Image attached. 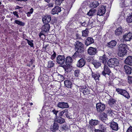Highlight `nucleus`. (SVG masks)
Segmentation results:
<instances>
[{
  "mask_svg": "<svg viewBox=\"0 0 132 132\" xmlns=\"http://www.w3.org/2000/svg\"><path fill=\"white\" fill-rule=\"evenodd\" d=\"M122 29L121 27H119L116 29L115 31V34L116 35L119 36L122 34Z\"/></svg>",
  "mask_w": 132,
  "mask_h": 132,
  "instance_id": "nucleus-20",
  "label": "nucleus"
},
{
  "mask_svg": "<svg viewBox=\"0 0 132 132\" xmlns=\"http://www.w3.org/2000/svg\"><path fill=\"white\" fill-rule=\"evenodd\" d=\"M43 21L44 23L49 24V23L51 20L50 15H45L43 18Z\"/></svg>",
  "mask_w": 132,
  "mask_h": 132,
  "instance_id": "nucleus-9",
  "label": "nucleus"
},
{
  "mask_svg": "<svg viewBox=\"0 0 132 132\" xmlns=\"http://www.w3.org/2000/svg\"><path fill=\"white\" fill-rule=\"evenodd\" d=\"M116 90L118 93L122 95L126 98L128 99L130 97L128 93L125 90L118 88Z\"/></svg>",
  "mask_w": 132,
  "mask_h": 132,
  "instance_id": "nucleus-6",
  "label": "nucleus"
},
{
  "mask_svg": "<svg viewBox=\"0 0 132 132\" xmlns=\"http://www.w3.org/2000/svg\"><path fill=\"white\" fill-rule=\"evenodd\" d=\"M116 102V100L113 98H110L109 100L108 103L110 105H112L114 104Z\"/></svg>",
  "mask_w": 132,
  "mask_h": 132,
  "instance_id": "nucleus-37",
  "label": "nucleus"
},
{
  "mask_svg": "<svg viewBox=\"0 0 132 132\" xmlns=\"http://www.w3.org/2000/svg\"><path fill=\"white\" fill-rule=\"evenodd\" d=\"M62 128L63 129L65 130H67L68 129V126L65 125H63Z\"/></svg>",
  "mask_w": 132,
  "mask_h": 132,
  "instance_id": "nucleus-50",
  "label": "nucleus"
},
{
  "mask_svg": "<svg viewBox=\"0 0 132 132\" xmlns=\"http://www.w3.org/2000/svg\"><path fill=\"white\" fill-rule=\"evenodd\" d=\"M125 5L124 3H123L122 2L121 3V6L122 7H123L125 6Z\"/></svg>",
  "mask_w": 132,
  "mask_h": 132,
  "instance_id": "nucleus-58",
  "label": "nucleus"
},
{
  "mask_svg": "<svg viewBox=\"0 0 132 132\" xmlns=\"http://www.w3.org/2000/svg\"><path fill=\"white\" fill-rule=\"evenodd\" d=\"M61 8L58 6H55L51 11V13L53 14L58 13L61 12Z\"/></svg>",
  "mask_w": 132,
  "mask_h": 132,
  "instance_id": "nucleus-13",
  "label": "nucleus"
},
{
  "mask_svg": "<svg viewBox=\"0 0 132 132\" xmlns=\"http://www.w3.org/2000/svg\"><path fill=\"white\" fill-rule=\"evenodd\" d=\"M105 131H103L101 130L95 129V132H105Z\"/></svg>",
  "mask_w": 132,
  "mask_h": 132,
  "instance_id": "nucleus-56",
  "label": "nucleus"
},
{
  "mask_svg": "<svg viewBox=\"0 0 132 132\" xmlns=\"http://www.w3.org/2000/svg\"><path fill=\"white\" fill-rule=\"evenodd\" d=\"M88 26H90L91 27H94L96 25H95V22L93 19L89 20L88 19Z\"/></svg>",
  "mask_w": 132,
  "mask_h": 132,
  "instance_id": "nucleus-25",
  "label": "nucleus"
},
{
  "mask_svg": "<svg viewBox=\"0 0 132 132\" xmlns=\"http://www.w3.org/2000/svg\"><path fill=\"white\" fill-rule=\"evenodd\" d=\"M100 60L102 61V62L104 64L106 63L108 60V58L106 55H104L102 56H101L100 58Z\"/></svg>",
  "mask_w": 132,
  "mask_h": 132,
  "instance_id": "nucleus-28",
  "label": "nucleus"
},
{
  "mask_svg": "<svg viewBox=\"0 0 132 132\" xmlns=\"http://www.w3.org/2000/svg\"><path fill=\"white\" fill-rule=\"evenodd\" d=\"M104 104L101 103H98L96 104V109L97 112H101L103 111L105 108Z\"/></svg>",
  "mask_w": 132,
  "mask_h": 132,
  "instance_id": "nucleus-7",
  "label": "nucleus"
},
{
  "mask_svg": "<svg viewBox=\"0 0 132 132\" xmlns=\"http://www.w3.org/2000/svg\"><path fill=\"white\" fill-rule=\"evenodd\" d=\"M127 48V45L124 44H121L118 46V55L119 56H124L127 53L126 49Z\"/></svg>",
  "mask_w": 132,
  "mask_h": 132,
  "instance_id": "nucleus-2",
  "label": "nucleus"
},
{
  "mask_svg": "<svg viewBox=\"0 0 132 132\" xmlns=\"http://www.w3.org/2000/svg\"><path fill=\"white\" fill-rule=\"evenodd\" d=\"M85 63L86 62L85 60L81 58L78 61L77 66L78 67H82L84 65Z\"/></svg>",
  "mask_w": 132,
  "mask_h": 132,
  "instance_id": "nucleus-15",
  "label": "nucleus"
},
{
  "mask_svg": "<svg viewBox=\"0 0 132 132\" xmlns=\"http://www.w3.org/2000/svg\"><path fill=\"white\" fill-rule=\"evenodd\" d=\"M126 21L128 23L132 22V14L128 16L127 18Z\"/></svg>",
  "mask_w": 132,
  "mask_h": 132,
  "instance_id": "nucleus-42",
  "label": "nucleus"
},
{
  "mask_svg": "<svg viewBox=\"0 0 132 132\" xmlns=\"http://www.w3.org/2000/svg\"><path fill=\"white\" fill-rule=\"evenodd\" d=\"M105 6H102L99 7L97 12V15L100 16L102 15L105 13Z\"/></svg>",
  "mask_w": 132,
  "mask_h": 132,
  "instance_id": "nucleus-8",
  "label": "nucleus"
},
{
  "mask_svg": "<svg viewBox=\"0 0 132 132\" xmlns=\"http://www.w3.org/2000/svg\"><path fill=\"white\" fill-rule=\"evenodd\" d=\"M89 123L91 125L95 126L99 123V121L97 120L91 119L89 121Z\"/></svg>",
  "mask_w": 132,
  "mask_h": 132,
  "instance_id": "nucleus-27",
  "label": "nucleus"
},
{
  "mask_svg": "<svg viewBox=\"0 0 132 132\" xmlns=\"http://www.w3.org/2000/svg\"><path fill=\"white\" fill-rule=\"evenodd\" d=\"M76 36L77 37H78L79 36V35L78 34H77L76 35Z\"/></svg>",
  "mask_w": 132,
  "mask_h": 132,
  "instance_id": "nucleus-62",
  "label": "nucleus"
},
{
  "mask_svg": "<svg viewBox=\"0 0 132 132\" xmlns=\"http://www.w3.org/2000/svg\"><path fill=\"white\" fill-rule=\"evenodd\" d=\"M94 42V40L92 38L88 37L86 40L85 44L87 46L93 43Z\"/></svg>",
  "mask_w": 132,
  "mask_h": 132,
  "instance_id": "nucleus-18",
  "label": "nucleus"
},
{
  "mask_svg": "<svg viewBox=\"0 0 132 132\" xmlns=\"http://www.w3.org/2000/svg\"><path fill=\"white\" fill-rule=\"evenodd\" d=\"M65 59L64 55H59L56 57V62L60 65L64 64L65 62Z\"/></svg>",
  "mask_w": 132,
  "mask_h": 132,
  "instance_id": "nucleus-5",
  "label": "nucleus"
},
{
  "mask_svg": "<svg viewBox=\"0 0 132 132\" xmlns=\"http://www.w3.org/2000/svg\"><path fill=\"white\" fill-rule=\"evenodd\" d=\"M64 0H56L55 3L57 5H60Z\"/></svg>",
  "mask_w": 132,
  "mask_h": 132,
  "instance_id": "nucleus-43",
  "label": "nucleus"
},
{
  "mask_svg": "<svg viewBox=\"0 0 132 132\" xmlns=\"http://www.w3.org/2000/svg\"><path fill=\"white\" fill-rule=\"evenodd\" d=\"M44 0L45 2H47L48 3H49L50 2V0Z\"/></svg>",
  "mask_w": 132,
  "mask_h": 132,
  "instance_id": "nucleus-61",
  "label": "nucleus"
},
{
  "mask_svg": "<svg viewBox=\"0 0 132 132\" xmlns=\"http://www.w3.org/2000/svg\"><path fill=\"white\" fill-rule=\"evenodd\" d=\"M57 78L58 80L60 81H63L64 79L63 75H61L59 73L57 75Z\"/></svg>",
  "mask_w": 132,
  "mask_h": 132,
  "instance_id": "nucleus-39",
  "label": "nucleus"
},
{
  "mask_svg": "<svg viewBox=\"0 0 132 132\" xmlns=\"http://www.w3.org/2000/svg\"><path fill=\"white\" fill-rule=\"evenodd\" d=\"M122 40L125 41H130L132 39V32H129L124 34L122 37Z\"/></svg>",
  "mask_w": 132,
  "mask_h": 132,
  "instance_id": "nucleus-4",
  "label": "nucleus"
},
{
  "mask_svg": "<svg viewBox=\"0 0 132 132\" xmlns=\"http://www.w3.org/2000/svg\"><path fill=\"white\" fill-rule=\"evenodd\" d=\"M94 65L95 67L96 68H98L101 65V64L100 62L96 61H94L92 63Z\"/></svg>",
  "mask_w": 132,
  "mask_h": 132,
  "instance_id": "nucleus-31",
  "label": "nucleus"
},
{
  "mask_svg": "<svg viewBox=\"0 0 132 132\" xmlns=\"http://www.w3.org/2000/svg\"><path fill=\"white\" fill-rule=\"evenodd\" d=\"M88 53L91 55H95L97 52V49L96 48L92 47H90L87 50Z\"/></svg>",
  "mask_w": 132,
  "mask_h": 132,
  "instance_id": "nucleus-10",
  "label": "nucleus"
},
{
  "mask_svg": "<svg viewBox=\"0 0 132 132\" xmlns=\"http://www.w3.org/2000/svg\"><path fill=\"white\" fill-rule=\"evenodd\" d=\"M86 19V18H85V17H83L82 18H81V19H80L79 21V23L80 24V21H85L86 20H85V19Z\"/></svg>",
  "mask_w": 132,
  "mask_h": 132,
  "instance_id": "nucleus-52",
  "label": "nucleus"
},
{
  "mask_svg": "<svg viewBox=\"0 0 132 132\" xmlns=\"http://www.w3.org/2000/svg\"><path fill=\"white\" fill-rule=\"evenodd\" d=\"M14 23L20 26H24V23L17 20L15 21Z\"/></svg>",
  "mask_w": 132,
  "mask_h": 132,
  "instance_id": "nucleus-41",
  "label": "nucleus"
},
{
  "mask_svg": "<svg viewBox=\"0 0 132 132\" xmlns=\"http://www.w3.org/2000/svg\"><path fill=\"white\" fill-rule=\"evenodd\" d=\"M75 45V49L76 51L75 52L74 56L78 55V53H82L84 51V45L81 42L77 41L74 44Z\"/></svg>",
  "mask_w": 132,
  "mask_h": 132,
  "instance_id": "nucleus-1",
  "label": "nucleus"
},
{
  "mask_svg": "<svg viewBox=\"0 0 132 132\" xmlns=\"http://www.w3.org/2000/svg\"><path fill=\"white\" fill-rule=\"evenodd\" d=\"M18 1H23L24 2H26L27 1V0H16Z\"/></svg>",
  "mask_w": 132,
  "mask_h": 132,
  "instance_id": "nucleus-60",
  "label": "nucleus"
},
{
  "mask_svg": "<svg viewBox=\"0 0 132 132\" xmlns=\"http://www.w3.org/2000/svg\"><path fill=\"white\" fill-rule=\"evenodd\" d=\"M89 32L88 29H87L84 30L82 31V36L83 37H86L87 36L88 33Z\"/></svg>",
  "mask_w": 132,
  "mask_h": 132,
  "instance_id": "nucleus-38",
  "label": "nucleus"
},
{
  "mask_svg": "<svg viewBox=\"0 0 132 132\" xmlns=\"http://www.w3.org/2000/svg\"><path fill=\"white\" fill-rule=\"evenodd\" d=\"M92 77H93L95 80L98 79V78L100 77V75L98 73H95L93 72L92 71Z\"/></svg>",
  "mask_w": 132,
  "mask_h": 132,
  "instance_id": "nucleus-30",
  "label": "nucleus"
},
{
  "mask_svg": "<svg viewBox=\"0 0 132 132\" xmlns=\"http://www.w3.org/2000/svg\"><path fill=\"white\" fill-rule=\"evenodd\" d=\"M72 58L70 56H68L66 58L65 62L66 64L70 65L72 63Z\"/></svg>",
  "mask_w": 132,
  "mask_h": 132,
  "instance_id": "nucleus-22",
  "label": "nucleus"
},
{
  "mask_svg": "<svg viewBox=\"0 0 132 132\" xmlns=\"http://www.w3.org/2000/svg\"><path fill=\"white\" fill-rule=\"evenodd\" d=\"M96 10L92 9H90L88 12L87 14L89 16H92L96 12Z\"/></svg>",
  "mask_w": 132,
  "mask_h": 132,
  "instance_id": "nucleus-32",
  "label": "nucleus"
},
{
  "mask_svg": "<svg viewBox=\"0 0 132 132\" xmlns=\"http://www.w3.org/2000/svg\"><path fill=\"white\" fill-rule=\"evenodd\" d=\"M80 71L78 70H76L74 72V73L75 76L76 77H78Z\"/></svg>",
  "mask_w": 132,
  "mask_h": 132,
  "instance_id": "nucleus-48",
  "label": "nucleus"
},
{
  "mask_svg": "<svg viewBox=\"0 0 132 132\" xmlns=\"http://www.w3.org/2000/svg\"><path fill=\"white\" fill-rule=\"evenodd\" d=\"M113 58L109 59L108 62V64L109 67H113Z\"/></svg>",
  "mask_w": 132,
  "mask_h": 132,
  "instance_id": "nucleus-33",
  "label": "nucleus"
},
{
  "mask_svg": "<svg viewBox=\"0 0 132 132\" xmlns=\"http://www.w3.org/2000/svg\"><path fill=\"white\" fill-rule=\"evenodd\" d=\"M50 26L49 24H46L43 25L42 27V31L41 32L39 33V36L40 37L42 38L45 37L44 34L46 32H48L50 29Z\"/></svg>",
  "mask_w": 132,
  "mask_h": 132,
  "instance_id": "nucleus-3",
  "label": "nucleus"
},
{
  "mask_svg": "<svg viewBox=\"0 0 132 132\" xmlns=\"http://www.w3.org/2000/svg\"><path fill=\"white\" fill-rule=\"evenodd\" d=\"M57 106L61 108H68L69 107L67 103L65 102H59L57 105Z\"/></svg>",
  "mask_w": 132,
  "mask_h": 132,
  "instance_id": "nucleus-12",
  "label": "nucleus"
},
{
  "mask_svg": "<svg viewBox=\"0 0 132 132\" xmlns=\"http://www.w3.org/2000/svg\"><path fill=\"white\" fill-rule=\"evenodd\" d=\"M27 42L28 45L30 46L31 47H33L34 46L33 44L32 43L33 40H32L31 41H30L28 39H27Z\"/></svg>",
  "mask_w": 132,
  "mask_h": 132,
  "instance_id": "nucleus-44",
  "label": "nucleus"
},
{
  "mask_svg": "<svg viewBox=\"0 0 132 132\" xmlns=\"http://www.w3.org/2000/svg\"><path fill=\"white\" fill-rule=\"evenodd\" d=\"M113 67L118 66L119 63V60L116 58H113Z\"/></svg>",
  "mask_w": 132,
  "mask_h": 132,
  "instance_id": "nucleus-36",
  "label": "nucleus"
},
{
  "mask_svg": "<svg viewBox=\"0 0 132 132\" xmlns=\"http://www.w3.org/2000/svg\"><path fill=\"white\" fill-rule=\"evenodd\" d=\"M125 63L129 65H132V56H128L125 60Z\"/></svg>",
  "mask_w": 132,
  "mask_h": 132,
  "instance_id": "nucleus-16",
  "label": "nucleus"
},
{
  "mask_svg": "<svg viewBox=\"0 0 132 132\" xmlns=\"http://www.w3.org/2000/svg\"><path fill=\"white\" fill-rule=\"evenodd\" d=\"M124 68L127 74H130L131 73L132 69L131 67L125 65L124 66Z\"/></svg>",
  "mask_w": 132,
  "mask_h": 132,
  "instance_id": "nucleus-21",
  "label": "nucleus"
},
{
  "mask_svg": "<svg viewBox=\"0 0 132 132\" xmlns=\"http://www.w3.org/2000/svg\"><path fill=\"white\" fill-rule=\"evenodd\" d=\"M88 19H87V20H86L85 21H80V25L81 26H84L86 27L88 26Z\"/></svg>",
  "mask_w": 132,
  "mask_h": 132,
  "instance_id": "nucleus-29",
  "label": "nucleus"
},
{
  "mask_svg": "<svg viewBox=\"0 0 132 132\" xmlns=\"http://www.w3.org/2000/svg\"><path fill=\"white\" fill-rule=\"evenodd\" d=\"M13 14L14 15L16 16L17 18H19V16L18 14V12L16 11H15L13 12Z\"/></svg>",
  "mask_w": 132,
  "mask_h": 132,
  "instance_id": "nucleus-54",
  "label": "nucleus"
},
{
  "mask_svg": "<svg viewBox=\"0 0 132 132\" xmlns=\"http://www.w3.org/2000/svg\"><path fill=\"white\" fill-rule=\"evenodd\" d=\"M111 72V71L108 67L106 65H104V70L102 72V75L105 76L106 74L109 75Z\"/></svg>",
  "mask_w": 132,
  "mask_h": 132,
  "instance_id": "nucleus-11",
  "label": "nucleus"
},
{
  "mask_svg": "<svg viewBox=\"0 0 132 132\" xmlns=\"http://www.w3.org/2000/svg\"><path fill=\"white\" fill-rule=\"evenodd\" d=\"M65 86L67 87L71 88L72 87V84L71 81L67 80H65L64 81Z\"/></svg>",
  "mask_w": 132,
  "mask_h": 132,
  "instance_id": "nucleus-23",
  "label": "nucleus"
},
{
  "mask_svg": "<svg viewBox=\"0 0 132 132\" xmlns=\"http://www.w3.org/2000/svg\"><path fill=\"white\" fill-rule=\"evenodd\" d=\"M100 118L101 120L103 121L108 119L107 115L105 113L101 114L100 116Z\"/></svg>",
  "mask_w": 132,
  "mask_h": 132,
  "instance_id": "nucleus-26",
  "label": "nucleus"
},
{
  "mask_svg": "<svg viewBox=\"0 0 132 132\" xmlns=\"http://www.w3.org/2000/svg\"><path fill=\"white\" fill-rule=\"evenodd\" d=\"M30 105H33V103H30Z\"/></svg>",
  "mask_w": 132,
  "mask_h": 132,
  "instance_id": "nucleus-64",
  "label": "nucleus"
},
{
  "mask_svg": "<svg viewBox=\"0 0 132 132\" xmlns=\"http://www.w3.org/2000/svg\"><path fill=\"white\" fill-rule=\"evenodd\" d=\"M47 67L48 68L53 67L54 65V63L52 61H50L48 62Z\"/></svg>",
  "mask_w": 132,
  "mask_h": 132,
  "instance_id": "nucleus-40",
  "label": "nucleus"
},
{
  "mask_svg": "<svg viewBox=\"0 0 132 132\" xmlns=\"http://www.w3.org/2000/svg\"><path fill=\"white\" fill-rule=\"evenodd\" d=\"M65 115L66 117L67 118H69V112L68 111V110H67V111L65 112Z\"/></svg>",
  "mask_w": 132,
  "mask_h": 132,
  "instance_id": "nucleus-55",
  "label": "nucleus"
},
{
  "mask_svg": "<svg viewBox=\"0 0 132 132\" xmlns=\"http://www.w3.org/2000/svg\"><path fill=\"white\" fill-rule=\"evenodd\" d=\"M84 93H86V91L85 90H84Z\"/></svg>",
  "mask_w": 132,
  "mask_h": 132,
  "instance_id": "nucleus-63",
  "label": "nucleus"
},
{
  "mask_svg": "<svg viewBox=\"0 0 132 132\" xmlns=\"http://www.w3.org/2000/svg\"><path fill=\"white\" fill-rule=\"evenodd\" d=\"M30 11L28 12L27 13V16H30L31 15V14H32L33 12V9L31 8L30 10Z\"/></svg>",
  "mask_w": 132,
  "mask_h": 132,
  "instance_id": "nucleus-45",
  "label": "nucleus"
},
{
  "mask_svg": "<svg viewBox=\"0 0 132 132\" xmlns=\"http://www.w3.org/2000/svg\"><path fill=\"white\" fill-rule=\"evenodd\" d=\"M127 132H132V127L130 126L127 131Z\"/></svg>",
  "mask_w": 132,
  "mask_h": 132,
  "instance_id": "nucleus-51",
  "label": "nucleus"
},
{
  "mask_svg": "<svg viewBox=\"0 0 132 132\" xmlns=\"http://www.w3.org/2000/svg\"><path fill=\"white\" fill-rule=\"evenodd\" d=\"M106 125L105 124H100L99 126V128L103 131H106Z\"/></svg>",
  "mask_w": 132,
  "mask_h": 132,
  "instance_id": "nucleus-35",
  "label": "nucleus"
},
{
  "mask_svg": "<svg viewBox=\"0 0 132 132\" xmlns=\"http://www.w3.org/2000/svg\"><path fill=\"white\" fill-rule=\"evenodd\" d=\"M53 52H54L53 54L51 56V58L52 60H54L56 56V53L54 51H53Z\"/></svg>",
  "mask_w": 132,
  "mask_h": 132,
  "instance_id": "nucleus-47",
  "label": "nucleus"
},
{
  "mask_svg": "<svg viewBox=\"0 0 132 132\" xmlns=\"http://www.w3.org/2000/svg\"><path fill=\"white\" fill-rule=\"evenodd\" d=\"M128 81L130 84H132V77L128 76Z\"/></svg>",
  "mask_w": 132,
  "mask_h": 132,
  "instance_id": "nucleus-46",
  "label": "nucleus"
},
{
  "mask_svg": "<svg viewBox=\"0 0 132 132\" xmlns=\"http://www.w3.org/2000/svg\"><path fill=\"white\" fill-rule=\"evenodd\" d=\"M54 4L52 3H50L48 4V6L49 7H52L53 6Z\"/></svg>",
  "mask_w": 132,
  "mask_h": 132,
  "instance_id": "nucleus-57",
  "label": "nucleus"
},
{
  "mask_svg": "<svg viewBox=\"0 0 132 132\" xmlns=\"http://www.w3.org/2000/svg\"><path fill=\"white\" fill-rule=\"evenodd\" d=\"M21 8V7H19V6H18V5L16 6V9H20Z\"/></svg>",
  "mask_w": 132,
  "mask_h": 132,
  "instance_id": "nucleus-59",
  "label": "nucleus"
},
{
  "mask_svg": "<svg viewBox=\"0 0 132 132\" xmlns=\"http://www.w3.org/2000/svg\"><path fill=\"white\" fill-rule=\"evenodd\" d=\"M55 122L57 123L58 122L60 124H62L64 122V120L63 118L61 117H59L56 118Z\"/></svg>",
  "mask_w": 132,
  "mask_h": 132,
  "instance_id": "nucleus-24",
  "label": "nucleus"
},
{
  "mask_svg": "<svg viewBox=\"0 0 132 132\" xmlns=\"http://www.w3.org/2000/svg\"><path fill=\"white\" fill-rule=\"evenodd\" d=\"M117 44V42L114 40H112L109 43H108L107 46L111 48H113L116 46Z\"/></svg>",
  "mask_w": 132,
  "mask_h": 132,
  "instance_id": "nucleus-19",
  "label": "nucleus"
},
{
  "mask_svg": "<svg viewBox=\"0 0 132 132\" xmlns=\"http://www.w3.org/2000/svg\"><path fill=\"white\" fill-rule=\"evenodd\" d=\"M99 3L97 1H95L93 2L92 4L91 5L90 7L91 8L93 9L97 7L99 5Z\"/></svg>",
  "mask_w": 132,
  "mask_h": 132,
  "instance_id": "nucleus-34",
  "label": "nucleus"
},
{
  "mask_svg": "<svg viewBox=\"0 0 132 132\" xmlns=\"http://www.w3.org/2000/svg\"><path fill=\"white\" fill-rule=\"evenodd\" d=\"M110 127L114 130L117 131L118 129V124L116 122H112L111 123Z\"/></svg>",
  "mask_w": 132,
  "mask_h": 132,
  "instance_id": "nucleus-14",
  "label": "nucleus"
},
{
  "mask_svg": "<svg viewBox=\"0 0 132 132\" xmlns=\"http://www.w3.org/2000/svg\"><path fill=\"white\" fill-rule=\"evenodd\" d=\"M66 111H67V110H65L60 112L59 113V116L60 117H62L64 113H65Z\"/></svg>",
  "mask_w": 132,
  "mask_h": 132,
  "instance_id": "nucleus-49",
  "label": "nucleus"
},
{
  "mask_svg": "<svg viewBox=\"0 0 132 132\" xmlns=\"http://www.w3.org/2000/svg\"><path fill=\"white\" fill-rule=\"evenodd\" d=\"M59 126L57 123L54 122L53 126L50 128V130L53 132H55L56 130L58 129Z\"/></svg>",
  "mask_w": 132,
  "mask_h": 132,
  "instance_id": "nucleus-17",
  "label": "nucleus"
},
{
  "mask_svg": "<svg viewBox=\"0 0 132 132\" xmlns=\"http://www.w3.org/2000/svg\"><path fill=\"white\" fill-rule=\"evenodd\" d=\"M52 112L54 113V114H55L56 116L57 115V113L59 112V111H56L55 110H53L52 111Z\"/></svg>",
  "mask_w": 132,
  "mask_h": 132,
  "instance_id": "nucleus-53",
  "label": "nucleus"
}]
</instances>
